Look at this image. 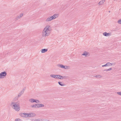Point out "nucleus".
Instances as JSON below:
<instances>
[{
	"mask_svg": "<svg viewBox=\"0 0 121 121\" xmlns=\"http://www.w3.org/2000/svg\"><path fill=\"white\" fill-rule=\"evenodd\" d=\"M11 105H12L13 107V108L16 111H19L20 110V102L18 101L16 102H12L11 103Z\"/></svg>",
	"mask_w": 121,
	"mask_h": 121,
	"instance_id": "nucleus-1",
	"label": "nucleus"
},
{
	"mask_svg": "<svg viewBox=\"0 0 121 121\" xmlns=\"http://www.w3.org/2000/svg\"><path fill=\"white\" fill-rule=\"evenodd\" d=\"M7 74V73L5 71L1 72L0 74V78H4Z\"/></svg>",
	"mask_w": 121,
	"mask_h": 121,
	"instance_id": "nucleus-2",
	"label": "nucleus"
},
{
	"mask_svg": "<svg viewBox=\"0 0 121 121\" xmlns=\"http://www.w3.org/2000/svg\"><path fill=\"white\" fill-rule=\"evenodd\" d=\"M47 32H48L47 31L44 29L43 31L42 36H46L49 35L50 33L49 32L47 33Z\"/></svg>",
	"mask_w": 121,
	"mask_h": 121,
	"instance_id": "nucleus-3",
	"label": "nucleus"
},
{
	"mask_svg": "<svg viewBox=\"0 0 121 121\" xmlns=\"http://www.w3.org/2000/svg\"><path fill=\"white\" fill-rule=\"evenodd\" d=\"M58 67H60L61 68H63L65 69H68V66H64L62 65L61 64H58L57 65Z\"/></svg>",
	"mask_w": 121,
	"mask_h": 121,
	"instance_id": "nucleus-4",
	"label": "nucleus"
},
{
	"mask_svg": "<svg viewBox=\"0 0 121 121\" xmlns=\"http://www.w3.org/2000/svg\"><path fill=\"white\" fill-rule=\"evenodd\" d=\"M19 115L21 117H27V113H22L19 114Z\"/></svg>",
	"mask_w": 121,
	"mask_h": 121,
	"instance_id": "nucleus-5",
	"label": "nucleus"
},
{
	"mask_svg": "<svg viewBox=\"0 0 121 121\" xmlns=\"http://www.w3.org/2000/svg\"><path fill=\"white\" fill-rule=\"evenodd\" d=\"M27 117H30L35 116V114L33 113H27Z\"/></svg>",
	"mask_w": 121,
	"mask_h": 121,
	"instance_id": "nucleus-6",
	"label": "nucleus"
},
{
	"mask_svg": "<svg viewBox=\"0 0 121 121\" xmlns=\"http://www.w3.org/2000/svg\"><path fill=\"white\" fill-rule=\"evenodd\" d=\"M105 36H109L111 35V33H107V32H104L103 34Z\"/></svg>",
	"mask_w": 121,
	"mask_h": 121,
	"instance_id": "nucleus-7",
	"label": "nucleus"
},
{
	"mask_svg": "<svg viewBox=\"0 0 121 121\" xmlns=\"http://www.w3.org/2000/svg\"><path fill=\"white\" fill-rule=\"evenodd\" d=\"M82 55L84 56H85L87 57L89 56V52H87L85 51Z\"/></svg>",
	"mask_w": 121,
	"mask_h": 121,
	"instance_id": "nucleus-8",
	"label": "nucleus"
},
{
	"mask_svg": "<svg viewBox=\"0 0 121 121\" xmlns=\"http://www.w3.org/2000/svg\"><path fill=\"white\" fill-rule=\"evenodd\" d=\"M24 93L22 92L21 91L20 92L19 94H18V96L16 97L14 99L15 100L16 99H17L18 98L20 97L21 95L23 93Z\"/></svg>",
	"mask_w": 121,
	"mask_h": 121,
	"instance_id": "nucleus-9",
	"label": "nucleus"
},
{
	"mask_svg": "<svg viewBox=\"0 0 121 121\" xmlns=\"http://www.w3.org/2000/svg\"><path fill=\"white\" fill-rule=\"evenodd\" d=\"M53 19H54L53 18L52 16L51 17H50L46 19V22H48Z\"/></svg>",
	"mask_w": 121,
	"mask_h": 121,
	"instance_id": "nucleus-10",
	"label": "nucleus"
},
{
	"mask_svg": "<svg viewBox=\"0 0 121 121\" xmlns=\"http://www.w3.org/2000/svg\"><path fill=\"white\" fill-rule=\"evenodd\" d=\"M44 105L43 104H37V108H39L44 107Z\"/></svg>",
	"mask_w": 121,
	"mask_h": 121,
	"instance_id": "nucleus-11",
	"label": "nucleus"
},
{
	"mask_svg": "<svg viewBox=\"0 0 121 121\" xmlns=\"http://www.w3.org/2000/svg\"><path fill=\"white\" fill-rule=\"evenodd\" d=\"M47 51L48 49H41V51L42 53H43L46 52Z\"/></svg>",
	"mask_w": 121,
	"mask_h": 121,
	"instance_id": "nucleus-12",
	"label": "nucleus"
},
{
	"mask_svg": "<svg viewBox=\"0 0 121 121\" xmlns=\"http://www.w3.org/2000/svg\"><path fill=\"white\" fill-rule=\"evenodd\" d=\"M29 101L31 103L35 102L36 101L35 99H29Z\"/></svg>",
	"mask_w": 121,
	"mask_h": 121,
	"instance_id": "nucleus-13",
	"label": "nucleus"
},
{
	"mask_svg": "<svg viewBox=\"0 0 121 121\" xmlns=\"http://www.w3.org/2000/svg\"><path fill=\"white\" fill-rule=\"evenodd\" d=\"M51 77L57 79V75L51 74L50 75Z\"/></svg>",
	"mask_w": 121,
	"mask_h": 121,
	"instance_id": "nucleus-14",
	"label": "nucleus"
},
{
	"mask_svg": "<svg viewBox=\"0 0 121 121\" xmlns=\"http://www.w3.org/2000/svg\"><path fill=\"white\" fill-rule=\"evenodd\" d=\"M105 0H102L99 2L98 4L99 5H102L105 2Z\"/></svg>",
	"mask_w": 121,
	"mask_h": 121,
	"instance_id": "nucleus-15",
	"label": "nucleus"
},
{
	"mask_svg": "<svg viewBox=\"0 0 121 121\" xmlns=\"http://www.w3.org/2000/svg\"><path fill=\"white\" fill-rule=\"evenodd\" d=\"M110 62H108L106 64L102 65V67H104L107 66H110Z\"/></svg>",
	"mask_w": 121,
	"mask_h": 121,
	"instance_id": "nucleus-16",
	"label": "nucleus"
},
{
	"mask_svg": "<svg viewBox=\"0 0 121 121\" xmlns=\"http://www.w3.org/2000/svg\"><path fill=\"white\" fill-rule=\"evenodd\" d=\"M62 76L61 75H57V79H62Z\"/></svg>",
	"mask_w": 121,
	"mask_h": 121,
	"instance_id": "nucleus-17",
	"label": "nucleus"
},
{
	"mask_svg": "<svg viewBox=\"0 0 121 121\" xmlns=\"http://www.w3.org/2000/svg\"><path fill=\"white\" fill-rule=\"evenodd\" d=\"M58 83L61 86H63L65 85V84H63L62 82H58Z\"/></svg>",
	"mask_w": 121,
	"mask_h": 121,
	"instance_id": "nucleus-18",
	"label": "nucleus"
},
{
	"mask_svg": "<svg viewBox=\"0 0 121 121\" xmlns=\"http://www.w3.org/2000/svg\"><path fill=\"white\" fill-rule=\"evenodd\" d=\"M31 107L32 108H37V104H34L33 105H31Z\"/></svg>",
	"mask_w": 121,
	"mask_h": 121,
	"instance_id": "nucleus-19",
	"label": "nucleus"
},
{
	"mask_svg": "<svg viewBox=\"0 0 121 121\" xmlns=\"http://www.w3.org/2000/svg\"><path fill=\"white\" fill-rule=\"evenodd\" d=\"M58 15L56 14H54L53 16V18L54 19H55L56 18H57L58 17Z\"/></svg>",
	"mask_w": 121,
	"mask_h": 121,
	"instance_id": "nucleus-20",
	"label": "nucleus"
},
{
	"mask_svg": "<svg viewBox=\"0 0 121 121\" xmlns=\"http://www.w3.org/2000/svg\"><path fill=\"white\" fill-rule=\"evenodd\" d=\"M51 28H47L46 29H45V30L47 31L48 32H48H49L50 33V31L51 30Z\"/></svg>",
	"mask_w": 121,
	"mask_h": 121,
	"instance_id": "nucleus-21",
	"label": "nucleus"
},
{
	"mask_svg": "<svg viewBox=\"0 0 121 121\" xmlns=\"http://www.w3.org/2000/svg\"><path fill=\"white\" fill-rule=\"evenodd\" d=\"M50 28V26L49 25H47L44 28V29L45 30V29H46L47 28Z\"/></svg>",
	"mask_w": 121,
	"mask_h": 121,
	"instance_id": "nucleus-22",
	"label": "nucleus"
},
{
	"mask_svg": "<svg viewBox=\"0 0 121 121\" xmlns=\"http://www.w3.org/2000/svg\"><path fill=\"white\" fill-rule=\"evenodd\" d=\"M42 119L38 118L37 119H35L34 121H43Z\"/></svg>",
	"mask_w": 121,
	"mask_h": 121,
	"instance_id": "nucleus-23",
	"label": "nucleus"
},
{
	"mask_svg": "<svg viewBox=\"0 0 121 121\" xmlns=\"http://www.w3.org/2000/svg\"><path fill=\"white\" fill-rule=\"evenodd\" d=\"M20 18H21V17H20L19 16H17L15 18V20H17L20 19Z\"/></svg>",
	"mask_w": 121,
	"mask_h": 121,
	"instance_id": "nucleus-24",
	"label": "nucleus"
},
{
	"mask_svg": "<svg viewBox=\"0 0 121 121\" xmlns=\"http://www.w3.org/2000/svg\"><path fill=\"white\" fill-rule=\"evenodd\" d=\"M95 77L96 78H100L102 77V76L100 75H97L95 76Z\"/></svg>",
	"mask_w": 121,
	"mask_h": 121,
	"instance_id": "nucleus-25",
	"label": "nucleus"
},
{
	"mask_svg": "<svg viewBox=\"0 0 121 121\" xmlns=\"http://www.w3.org/2000/svg\"><path fill=\"white\" fill-rule=\"evenodd\" d=\"M15 121H22L19 118L16 119L15 120Z\"/></svg>",
	"mask_w": 121,
	"mask_h": 121,
	"instance_id": "nucleus-26",
	"label": "nucleus"
},
{
	"mask_svg": "<svg viewBox=\"0 0 121 121\" xmlns=\"http://www.w3.org/2000/svg\"><path fill=\"white\" fill-rule=\"evenodd\" d=\"M112 69V68H110L108 69H106V70H104V71H109V70H111Z\"/></svg>",
	"mask_w": 121,
	"mask_h": 121,
	"instance_id": "nucleus-27",
	"label": "nucleus"
},
{
	"mask_svg": "<svg viewBox=\"0 0 121 121\" xmlns=\"http://www.w3.org/2000/svg\"><path fill=\"white\" fill-rule=\"evenodd\" d=\"M110 66H111L112 65H114L115 64V63H110Z\"/></svg>",
	"mask_w": 121,
	"mask_h": 121,
	"instance_id": "nucleus-28",
	"label": "nucleus"
},
{
	"mask_svg": "<svg viewBox=\"0 0 121 121\" xmlns=\"http://www.w3.org/2000/svg\"><path fill=\"white\" fill-rule=\"evenodd\" d=\"M68 77L67 76H62V79H66L68 78Z\"/></svg>",
	"mask_w": 121,
	"mask_h": 121,
	"instance_id": "nucleus-29",
	"label": "nucleus"
},
{
	"mask_svg": "<svg viewBox=\"0 0 121 121\" xmlns=\"http://www.w3.org/2000/svg\"><path fill=\"white\" fill-rule=\"evenodd\" d=\"M118 23L121 24V19L119 20L118 21Z\"/></svg>",
	"mask_w": 121,
	"mask_h": 121,
	"instance_id": "nucleus-30",
	"label": "nucleus"
},
{
	"mask_svg": "<svg viewBox=\"0 0 121 121\" xmlns=\"http://www.w3.org/2000/svg\"><path fill=\"white\" fill-rule=\"evenodd\" d=\"M117 94L119 95H121V92H117Z\"/></svg>",
	"mask_w": 121,
	"mask_h": 121,
	"instance_id": "nucleus-31",
	"label": "nucleus"
},
{
	"mask_svg": "<svg viewBox=\"0 0 121 121\" xmlns=\"http://www.w3.org/2000/svg\"><path fill=\"white\" fill-rule=\"evenodd\" d=\"M23 14L22 13H21L20 15H19L20 16V17H21L23 16Z\"/></svg>",
	"mask_w": 121,
	"mask_h": 121,
	"instance_id": "nucleus-32",
	"label": "nucleus"
},
{
	"mask_svg": "<svg viewBox=\"0 0 121 121\" xmlns=\"http://www.w3.org/2000/svg\"><path fill=\"white\" fill-rule=\"evenodd\" d=\"M35 100L36 101V102H35V103H39V100L35 99Z\"/></svg>",
	"mask_w": 121,
	"mask_h": 121,
	"instance_id": "nucleus-33",
	"label": "nucleus"
},
{
	"mask_svg": "<svg viewBox=\"0 0 121 121\" xmlns=\"http://www.w3.org/2000/svg\"><path fill=\"white\" fill-rule=\"evenodd\" d=\"M25 90V88H24L21 91L23 93H24V91Z\"/></svg>",
	"mask_w": 121,
	"mask_h": 121,
	"instance_id": "nucleus-34",
	"label": "nucleus"
},
{
	"mask_svg": "<svg viewBox=\"0 0 121 121\" xmlns=\"http://www.w3.org/2000/svg\"><path fill=\"white\" fill-rule=\"evenodd\" d=\"M110 11H109V12H110Z\"/></svg>",
	"mask_w": 121,
	"mask_h": 121,
	"instance_id": "nucleus-35",
	"label": "nucleus"
}]
</instances>
